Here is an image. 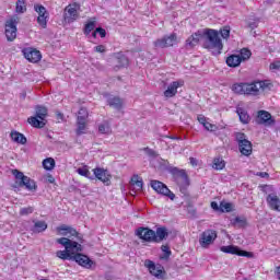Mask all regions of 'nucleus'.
<instances>
[{"label":"nucleus","mask_w":280,"mask_h":280,"mask_svg":"<svg viewBox=\"0 0 280 280\" xmlns=\"http://www.w3.org/2000/svg\"><path fill=\"white\" fill-rule=\"evenodd\" d=\"M272 83L268 80L254 83H235L232 85L233 93L237 95H259V91H270Z\"/></svg>","instance_id":"1"},{"label":"nucleus","mask_w":280,"mask_h":280,"mask_svg":"<svg viewBox=\"0 0 280 280\" xmlns=\"http://www.w3.org/2000/svg\"><path fill=\"white\" fill-rule=\"evenodd\" d=\"M203 38V49L211 51L212 56H220L222 49H224V44H222V38H220V32L213 28H206L202 31Z\"/></svg>","instance_id":"2"},{"label":"nucleus","mask_w":280,"mask_h":280,"mask_svg":"<svg viewBox=\"0 0 280 280\" xmlns=\"http://www.w3.org/2000/svg\"><path fill=\"white\" fill-rule=\"evenodd\" d=\"M12 174L13 176H15V185L13 187H25V189H27L28 191H36V189H38L36 182L25 176L23 172L19 170H13Z\"/></svg>","instance_id":"3"},{"label":"nucleus","mask_w":280,"mask_h":280,"mask_svg":"<svg viewBox=\"0 0 280 280\" xmlns=\"http://www.w3.org/2000/svg\"><path fill=\"white\" fill-rule=\"evenodd\" d=\"M35 116H31L27 121L33 128H45L47 125V109L45 106L37 105L35 108Z\"/></svg>","instance_id":"4"},{"label":"nucleus","mask_w":280,"mask_h":280,"mask_svg":"<svg viewBox=\"0 0 280 280\" xmlns=\"http://www.w3.org/2000/svg\"><path fill=\"white\" fill-rule=\"evenodd\" d=\"M235 139L238 144V150L244 156H250L253 154V143L246 139V133L237 132Z\"/></svg>","instance_id":"5"},{"label":"nucleus","mask_w":280,"mask_h":280,"mask_svg":"<svg viewBox=\"0 0 280 280\" xmlns=\"http://www.w3.org/2000/svg\"><path fill=\"white\" fill-rule=\"evenodd\" d=\"M80 19V4L72 3L65 8L63 21L66 23H75Z\"/></svg>","instance_id":"6"},{"label":"nucleus","mask_w":280,"mask_h":280,"mask_svg":"<svg viewBox=\"0 0 280 280\" xmlns=\"http://www.w3.org/2000/svg\"><path fill=\"white\" fill-rule=\"evenodd\" d=\"M56 242L57 244L63 246L66 250L70 253V255H75V253H82V245L75 241H71L67 237H61L57 238Z\"/></svg>","instance_id":"7"},{"label":"nucleus","mask_w":280,"mask_h":280,"mask_svg":"<svg viewBox=\"0 0 280 280\" xmlns=\"http://www.w3.org/2000/svg\"><path fill=\"white\" fill-rule=\"evenodd\" d=\"M34 10L38 13L37 23L43 30H47V22L49 21V11L43 4H34Z\"/></svg>","instance_id":"8"},{"label":"nucleus","mask_w":280,"mask_h":280,"mask_svg":"<svg viewBox=\"0 0 280 280\" xmlns=\"http://www.w3.org/2000/svg\"><path fill=\"white\" fill-rule=\"evenodd\" d=\"M16 25H19V18H11L5 22L4 34L9 43H12V40L16 38V32H18Z\"/></svg>","instance_id":"9"},{"label":"nucleus","mask_w":280,"mask_h":280,"mask_svg":"<svg viewBox=\"0 0 280 280\" xmlns=\"http://www.w3.org/2000/svg\"><path fill=\"white\" fill-rule=\"evenodd\" d=\"M151 187L158 194H161L162 196H166V198H170V200H174V198H176V195H174V192H172V190H170V188H167V186L162 182L153 179L151 180Z\"/></svg>","instance_id":"10"},{"label":"nucleus","mask_w":280,"mask_h":280,"mask_svg":"<svg viewBox=\"0 0 280 280\" xmlns=\"http://www.w3.org/2000/svg\"><path fill=\"white\" fill-rule=\"evenodd\" d=\"M217 237L218 233L215 232V230H206L205 232H202L199 238V244L202 248H208L209 246H211V244H213V242H215Z\"/></svg>","instance_id":"11"},{"label":"nucleus","mask_w":280,"mask_h":280,"mask_svg":"<svg viewBox=\"0 0 280 280\" xmlns=\"http://www.w3.org/2000/svg\"><path fill=\"white\" fill-rule=\"evenodd\" d=\"M136 235L142 242H148L149 244H154V230L150 228L140 226L136 230Z\"/></svg>","instance_id":"12"},{"label":"nucleus","mask_w":280,"mask_h":280,"mask_svg":"<svg viewBox=\"0 0 280 280\" xmlns=\"http://www.w3.org/2000/svg\"><path fill=\"white\" fill-rule=\"evenodd\" d=\"M221 253H226L228 255H237L238 257H253V254L246 250H242L235 245L221 246Z\"/></svg>","instance_id":"13"},{"label":"nucleus","mask_w":280,"mask_h":280,"mask_svg":"<svg viewBox=\"0 0 280 280\" xmlns=\"http://www.w3.org/2000/svg\"><path fill=\"white\" fill-rule=\"evenodd\" d=\"M168 172L172 174L177 184L184 183L185 185H188L189 177L187 176V172H185V170L171 166L168 167Z\"/></svg>","instance_id":"14"},{"label":"nucleus","mask_w":280,"mask_h":280,"mask_svg":"<svg viewBox=\"0 0 280 280\" xmlns=\"http://www.w3.org/2000/svg\"><path fill=\"white\" fill-rule=\"evenodd\" d=\"M176 34L173 33L170 36H164L163 38L156 39L154 42V47L160 49H165V47H174L176 45Z\"/></svg>","instance_id":"15"},{"label":"nucleus","mask_w":280,"mask_h":280,"mask_svg":"<svg viewBox=\"0 0 280 280\" xmlns=\"http://www.w3.org/2000/svg\"><path fill=\"white\" fill-rule=\"evenodd\" d=\"M57 233H59V235H70V237H77V240L79 242H82V235L80 233H78V231L67 224H62L60 226L57 228Z\"/></svg>","instance_id":"16"},{"label":"nucleus","mask_w":280,"mask_h":280,"mask_svg":"<svg viewBox=\"0 0 280 280\" xmlns=\"http://www.w3.org/2000/svg\"><path fill=\"white\" fill-rule=\"evenodd\" d=\"M266 202L271 211H277L280 213V198L277 192H270L266 197Z\"/></svg>","instance_id":"17"},{"label":"nucleus","mask_w":280,"mask_h":280,"mask_svg":"<svg viewBox=\"0 0 280 280\" xmlns=\"http://www.w3.org/2000/svg\"><path fill=\"white\" fill-rule=\"evenodd\" d=\"M24 54V58H26V60H28V62H40V59L43 58V55L34 48H25L23 50Z\"/></svg>","instance_id":"18"},{"label":"nucleus","mask_w":280,"mask_h":280,"mask_svg":"<svg viewBox=\"0 0 280 280\" xmlns=\"http://www.w3.org/2000/svg\"><path fill=\"white\" fill-rule=\"evenodd\" d=\"M72 261H75L77 264H79V266H82L83 268H88V269L92 268L93 266V260H91L89 256L80 253L73 255Z\"/></svg>","instance_id":"19"},{"label":"nucleus","mask_w":280,"mask_h":280,"mask_svg":"<svg viewBox=\"0 0 280 280\" xmlns=\"http://www.w3.org/2000/svg\"><path fill=\"white\" fill-rule=\"evenodd\" d=\"M183 81H173L167 89L164 91V97H176V93H178L179 86H183Z\"/></svg>","instance_id":"20"},{"label":"nucleus","mask_w":280,"mask_h":280,"mask_svg":"<svg viewBox=\"0 0 280 280\" xmlns=\"http://www.w3.org/2000/svg\"><path fill=\"white\" fill-rule=\"evenodd\" d=\"M167 237H170V231L167 228L162 226L154 231V244H161V242L167 240Z\"/></svg>","instance_id":"21"},{"label":"nucleus","mask_w":280,"mask_h":280,"mask_svg":"<svg viewBox=\"0 0 280 280\" xmlns=\"http://www.w3.org/2000/svg\"><path fill=\"white\" fill-rule=\"evenodd\" d=\"M93 174L98 180L104 183V185H110V174H108L104 168H94Z\"/></svg>","instance_id":"22"},{"label":"nucleus","mask_w":280,"mask_h":280,"mask_svg":"<svg viewBox=\"0 0 280 280\" xmlns=\"http://www.w3.org/2000/svg\"><path fill=\"white\" fill-rule=\"evenodd\" d=\"M114 58L116 60V66L114 67L115 71H119V69H124V67H128V57H126L124 54L115 52Z\"/></svg>","instance_id":"23"},{"label":"nucleus","mask_w":280,"mask_h":280,"mask_svg":"<svg viewBox=\"0 0 280 280\" xmlns=\"http://www.w3.org/2000/svg\"><path fill=\"white\" fill-rule=\"evenodd\" d=\"M200 38H202V31H198L195 34L190 35L186 39V47L188 49H194V47H196V45H198V43H200Z\"/></svg>","instance_id":"24"},{"label":"nucleus","mask_w":280,"mask_h":280,"mask_svg":"<svg viewBox=\"0 0 280 280\" xmlns=\"http://www.w3.org/2000/svg\"><path fill=\"white\" fill-rule=\"evenodd\" d=\"M258 120L259 124H265L266 126H273L275 119H272V115L267 110L258 112Z\"/></svg>","instance_id":"25"},{"label":"nucleus","mask_w":280,"mask_h":280,"mask_svg":"<svg viewBox=\"0 0 280 280\" xmlns=\"http://www.w3.org/2000/svg\"><path fill=\"white\" fill-rule=\"evenodd\" d=\"M145 267L149 269V272L153 276L156 277V279H161V277H163V269H161V267H156V265H154V261L152 260H147L145 261Z\"/></svg>","instance_id":"26"},{"label":"nucleus","mask_w":280,"mask_h":280,"mask_svg":"<svg viewBox=\"0 0 280 280\" xmlns=\"http://www.w3.org/2000/svg\"><path fill=\"white\" fill-rule=\"evenodd\" d=\"M10 136L12 141H14L15 143H20L21 145H25V143H27V138L25 137V135L19 131H11Z\"/></svg>","instance_id":"27"},{"label":"nucleus","mask_w":280,"mask_h":280,"mask_svg":"<svg viewBox=\"0 0 280 280\" xmlns=\"http://www.w3.org/2000/svg\"><path fill=\"white\" fill-rule=\"evenodd\" d=\"M34 225L31 228L32 233H44L47 231V222L45 221H33Z\"/></svg>","instance_id":"28"},{"label":"nucleus","mask_w":280,"mask_h":280,"mask_svg":"<svg viewBox=\"0 0 280 280\" xmlns=\"http://www.w3.org/2000/svg\"><path fill=\"white\" fill-rule=\"evenodd\" d=\"M226 65L228 67H240L242 65V57L240 55H231L226 58Z\"/></svg>","instance_id":"29"},{"label":"nucleus","mask_w":280,"mask_h":280,"mask_svg":"<svg viewBox=\"0 0 280 280\" xmlns=\"http://www.w3.org/2000/svg\"><path fill=\"white\" fill-rule=\"evenodd\" d=\"M236 113L240 117V121H242L243 124H249L250 121V116L248 115V112H246V109L238 107L236 109Z\"/></svg>","instance_id":"30"},{"label":"nucleus","mask_w":280,"mask_h":280,"mask_svg":"<svg viewBox=\"0 0 280 280\" xmlns=\"http://www.w3.org/2000/svg\"><path fill=\"white\" fill-rule=\"evenodd\" d=\"M108 105L112 108H115L116 110H121L122 106H124V102L121 101V98L119 97H113V98H108Z\"/></svg>","instance_id":"31"},{"label":"nucleus","mask_w":280,"mask_h":280,"mask_svg":"<svg viewBox=\"0 0 280 280\" xmlns=\"http://www.w3.org/2000/svg\"><path fill=\"white\" fill-rule=\"evenodd\" d=\"M77 137H81L86 132V120H77Z\"/></svg>","instance_id":"32"},{"label":"nucleus","mask_w":280,"mask_h":280,"mask_svg":"<svg viewBox=\"0 0 280 280\" xmlns=\"http://www.w3.org/2000/svg\"><path fill=\"white\" fill-rule=\"evenodd\" d=\"M131 185L136 187L137 191H141L143 189V179L139 175H135L131 178Z\"/></svg>","instance_id":"33"},{"label":"nucleus","mask_w":280,"mask_h":280,"mask_svg":"<svg viewBox=\"0 0 280 280\" xmlns=\"http://www.w3.org/2000/svg\"><path fill=\"white\" fill-rule=\"evenodd\" d=\"M43 167L44 170L51 172V170L56 167V160H54L52 158L45 159L43 161Z\"/></svg>","instance_id":"34"},{"label":"nucleus","mask_w":280,"mask_h":280,"mask_svg":"<svg viewBox=\"0 0 280 280\" xmlns=\"http://www.w3.org/2000/svg\"><path fill=\"white\" fill-rule=\"evenodd\" d=\"M56 256L59 257V259H69L70 261H73V255H71V252L67 249L57 250Z\"/></svg>","instance_id":"35"},{"label":"nucleus","mask_w":280,"mask_h":280,"mask_svg":"<svg viewBox=\"0 0 280 280\" xmlns=\"http://www.w3.org/2000/svg\"><path fill=\"white\" fill-rule=\"evenodd\" d=\"M15 12L18 14H24V12H27V5H25V0L16 1Z\"/></svg>","instance_id":"36"},{"label":"nucleus","mask_w":280,"mask_h":280,"mask_svg":"<svg viewBox=\"0 0 280 280\" xmlns=\"http://www.w3.org/2000/svg\"><path fill=\"white\" fill-rule=\"evenodd\" d=\"M86 119H89V109H86L85 107H81L78 112L77 120L86 121Z\"/></svg>","instance_id":"37"},{"label":"nucleus","mask_w":280,"mask_h":280,"mask_svg":"<svg viewBox=\"0 0 280 280\" xmlns=\"http://www.w3.org/2000/svg\"><path fill=\"white\" fill-rule=\"evenodd\" d=\"M219 209H220V211H222V213H231V211H233V203L226 202V201H221Z\"/></svg>","instance_id":"38"},{"label":"nucleus","mask_w":280,"mask_h":280,"mask_svg":"<svg viewBox=\"0 0 280 280\" xmlns=\"http://www.w3.org/2000/svg\"><path fill=\"white\" fill-rule=\"evenodd\" d=\"M161 250L164 254L160 256V259H164V261H167V259H170V257L172 256V250L170 249V245H162Z\"/></svg>","instance_id":"39"},{"label":"nucleus","mask_w":280,"mask_h":280,"mask_svg":"<svg viewBox=\"0 0 280 280\" xmlns=\"http://www.w3.org/2000/svg\"><path fill=\"white\" fill-rule=\"evenodd\" d=\"M225 165L226 164L224 163V160H222V158H215L213 160L212 167H213V170H224Z\"/></svg>","instance_id":"40"},{"label":"nucleus","mask_w":280,"mask_h":280,"mask_svg":"<svg viewBox=\"0 0 280 280\" xmlns=\"http://www.w3.org/2000/svg\"><path fill=\"white\" fill-rule=\"evenodd\" d=\"M93 30H95V18H93L85 24L84 34L89 35L93 32Z\"/></svg>","instance_id":"41"},{"label":"nucleus","mask_w":280,"mask_h":280,"mask_svg":"<svg viewBox=\"0 0 280 280\" xmlns=\"http://www.w3.org/2000/svg\"><path fill=\"white\" fill-rule=\"evenodd\" d=\"M232 224L234 226H246V218H244V217H236L233 220Z\"/></svg>","instance_id":"42"},{"label":"nucleus","mask_w":280,"mask_h":280,"mask_svg":"<svg viewBox=\"0 0 280 280\" xmlns=\"http://www.w3.org/2000/svg\"><path fill=\"white\" fill-rule=\"evenodd\" d=\"M77 172L78 174H80V176H84L85 178H92L91 171H89V168L86 167H79Z\"/></svg>","instance_id":"43"},{"label":"nucleus","mask_w":280,"mask_h":280,"mask_svg":"<svg viewBox=\"0 0 280 280\" xmlns=\"http://www.w3.org/2000/svg\"><path fill=\"white\" fill-rule=\"evenodd\" d=\"M238 56L241 58V61L248 60V58H250V56H252V52L249 49L243 48V49H241V55H238Z\"/></svg>","instance_id":"44"},{"label":"nucleus","mask_w":280,"mask_h":280,"mask_svg":"<svg viewBox=\"0 0 280 280\" xmlns=\"http://www.w3.org/2000/svg\"><path fill=\"white\" fill-rule=\"evenodd\" d=\"M98 132H101V135H108L110 132V126H108V124H101L98 126Z\"/></svg>","instance_id":"45"},{"label":"nucleus","mask_w":280,"mask_h":280,"mask_svg":"<svg viewBox=\"0 0 280 280\" xmlns=\"http://www.w3.org/2000/svg\"><path fill=\"white\" fill-rule=\"evenodd\" d=\"M32 213H34V207H26L20 209V215H30Z\"/></svg>","instance_id":"46"},{"label":"nucleus","mask_w":280,"mask_h":280,"mask_svg":"<svg viewBox=\"0 0 280 280\" xmlns=\"http://www.w3.org/2000/svg\"><path fill=\"white\" fill-rule=\"evenodd\" d=\"M177 185L179 187L180 194H183L184 196H188L187 186L189 185V179H188V184H185V182H182V183H179Z\"/></svg>","instance_id":"47"},{"label":"nucleus","mask_w":280,"mask_h":280,"mask_svg":"<svg viewBox=\"0 0 280 280\" xmlns=\"http://www.w3.org/2000/svg\"><path fill=\"white\" fill-rule=\"evenodd\" d=\"M220 35L222 36V38H229V36H231V28L229 26L221 28Z\"/></svg>","instance_id":"48"},{"label":"nucleus","mask_w":280,"mask_h":280,"mask_svg":"<svg viewBox=\"0 0 280 280\" xmlns=\"http://www.w3.org/2000/svg\"><path fill=\"white\" fill-rule=\"evenodd\" d=\"M203 128L206 130H208V132H215V130H218V126L207 121L205 125H203Z\"/></svg>","instance_id":"49"},{"label":"nucleus","mask_w":280,"mask_h":280,"mask_svg":"<svg viewBox=\"0 0 280 280\" xmlns=\"http://www.w3.org/2000/svg\"><path fill=\"white\" fill-rule=\"evenodd\" d=\"M143 152H145V154H148V156H152L153 159H156V151L155 150H152V149H150V148H148V147H145L144 149H143Z\"/></svg>","instance_id":"50"},{"label":"nucleus","mask_w":280,"mask_h":280,"mask_svg":"<svg viewBox=\"0 0 280 280\" xmlns=\"http://www.w3.org/2000/svg\"><path fill=\"white\" fill-rule=\"evenodd\" d=\"M94 51H96L97 54H104L106 51V46L98 45V46L94 47Z\"/></svg>","instance_id":"51"},{"label":"nucleus","mask_w":280,"mask_h":280,"mask_svg":"<svg viewBox=\"0 0 280 280\" xmlns=\"http://www.w3.org/2000/svg\"><path fill=\"white\" fill-rule=\"evenodd\" d=\"M269 69L279 71L280 60L279 61H273L272 63H270Z\"/></svg>","instance_id":"52"},{"label":"nucleus","mask_w":280,"mask_h":280,"mask_svg":"<svg viewBox=\"0 0 280 280\" xmlns=\"http://www.w3.org/2000/svg\"><path fill=\"white\" fill-rule=\"evenodd\" d=\"M197 121H199V124H201V126H205V124L207 122V117H205V115L200 114L197 116Z\"/></svg>","instance_id":"53"},{"label":"nucleus","mask_w":280,"mask_h":280,"mask_svg":"<svg viewBox=\"0 0 280 280\" xmlns=\"http://www.w3.org/2000/svg\"><path fill=\"white\" fill-rule=\"evenodd\" d=\"M97 34H100L101 38H106V30L102 27L96 28Z\"/></svg>","instance_id":"54"},{"label":"nucleus","mask_w":280,"mask_h":280,"mask_svg":"<svg viewBox=\"0 0 280 280\" xmlns=\"http://www.w3.org/2000/svg\"><path fill=\"white\" fill-rule=\"evenodd\" d=\"M248 27H249V30H256V27H258V24H257L256 21H254V22H248Z\"/></svg>","instance_id":"55"},{"label":"nucleus","mask_w":280,"mask_h":280,"mask_svg":"<svg viewBox=\"0 0 280 280\" xmlns=\"http://www.w3.org/2000/svg\"><path fill=\"white\" fill-rule=\"evenodd\" d=\"M256 176H260V178H268V176H270V175L268 173H266V172H258L256 174Z\"/></svg>","instance_id":"56"},{"label":"nucleus","mask_w":280,"mask_h":280,"mask_svg":"<svg viewBox=\"0 0 280 280\" xmlns=\"http://www.w3.org/2000/svg\"><path fill=\"white\" fill-rule=\"evenodd\" d=\"M211 208H212L214 211H219V210H220V206H218V202H215V201H212V202H211Z\"/></svg>","instance_id":"57"},{"label":"nucleus","mask_w":280,"mask_h":280,"mask_svg":"<svg viewBox=\"0 0 280 280\" xmlns=\"http://www.w3.org/2000/svg\"><path fill=\"white\" fill-rule=\"evenodd\" d=\"M190 164L196 167V165H198V160H196V158H190Z\"/></svg>","instance_id":"58"},{"label":"nucleus","mask_w":280,"mask_h":280,"mask_svg":"<svg viewBox=\"0 0 280 280\" xmlns=\"http://www.w3.org/2000/svg\"><path fill=\"white\" fill-rule=\"evenodd\" d=\"M277 279L280 280V265L276 268Z\"/></svg>","instance_id":"59"},{"label":"nucleus","mask_w":280,"mask_h":280,"mask_svg":"<svg viewBox=\"0 0 280 280\" xmlns=\"http://www.w3.org/2000/svg\"><path fill=\"white\" fill-rule=\"evenodd\" d=\"M55 180L56 179L54 178V176H51V175L48 176V183H55Z\"/></svg>","instance_id":"60"},{"label":"nucleus","mask_w":280,"mask_h":280,"mask_svg":"<svg viewBox=\"0 0 280 280\" xmlns=\"http://www.w3.org/2000/svg\"><path fill=\"white\" fill-rule=\"evenodd\" d=\"M168 139H173L174 141H176V140L180 139V138L171 136V137H168Z\"/></svg>","instance_id":"61"},{"label":"nucleus","mask_w":280,"mask_h":280,"mask_svg":"<svg viewBox=\"0 0 280 280\" xmlns=\"http://www.w3.org/2000/svg\"><path fill=\"white\" fill-rule=\"evenodd\" d=\"M92 36L95 38V37L97 36V32L94 31V32L92 33Z\"/></svg>","instance_id":"62"},{"label":"nucleus","mask_w":280,"mask_h":280,"mask_svg":"<svg viewBox=\"0 0 280 280\" xmlns=\"http://www.w3.org/2000/svg\"><path fill=\"white\" fill-rule=\"evenodd\" d=\"M57 115H58V117H60V119H62V114L59 113V114H57Z\"/></svg>","instance_id":"63"},{"label":"nucleus","mask_w":280,"mask_h":280,"mask_svg":"<svg viewBox=\"0 0 280 280\" xmlns=\"http://www.w3.org/2000/svg\"><path fill=\"white\" fill-rule=\"evenodd\" d=\"M269 3H272L275 0H267Z\"/></svg>","instance_id":"64"}]
</instances>
